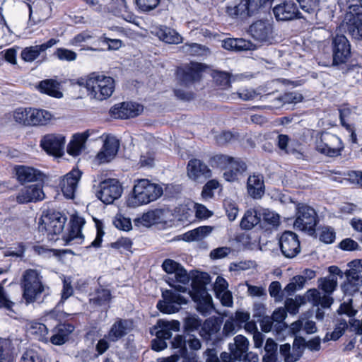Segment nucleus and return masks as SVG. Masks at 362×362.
Masks as SVG:
<instances>
[{
	"instance_id": "ddd939ff",
	"label": "nucleus",
	"mask_w": 362,
	"mask_h": 362,
	"mask_svg": "<svg viewBox=\"0 0 362 362\" xmlns=\"http://www.w3.org/2000/svg\"><path fill=\"white\" fill-rule=\"evenodd\" d=\"M163 300H159L157 303L158 309L164 313H175L178 312L180 305L186 304V299L180 294L166 290L162 293Z\"/></svg>"
},
{
	"instance_id": "20e7f679",
	"label": "nucleus",
	"mask_w": 362,
	"mask_h": 362,
	"mask_svg": "<svg viewBox=\"0 0 362 362\" xmlns=\"http://www.w3.org/2000/svg\"><path fill=\"white\" fill-rule=\"evenodd\" d=\"M88 95L91 98L103 100L110 98L115 90V81L110 76L97 73L90 74L86 81Z\"/></svg>"
},
{
	"instance_id": "393cba45",
	"label": "nucleus",
	"mask_w": 362,
	"mask_h": 362,
	"mask_svg": "<svg viewBox=\"0 0 362 362\" xmlns=\"http://www.w3.org/2000/svg\"><path fill=\"white\" fill-rule=\"evenodd\" d=\"M59 42L58 40L52 38L45 43L40 45L25 47L21 52V58L27 62H32L36 59L41 52L46 51Z\"/></svg>"
},
{
	"instance_id": "a18cd8bd",
	"label": "nucleus",
	"mask_w": 362,
	"mask_h": 362,
	"mask_svg": "<svg viewBox=\"0 0 362 362\" xmlns=\"http://www.w3.org/2000/svg\"><path fill=\"white\" fill-rule=\"evenodd\" d=\"M349 269L346 270L345 275L349 279L359 280L362 272V259H356L348 264Z\"/></svg>"
},
{
	"instance_id": "c03bdc74",
	"label": "nucleus",
	"mask_w": 362,
	"mask_h": 362,
	"mask_svg": "<svg viewBox=\"0 0 362 362\" xmlns=\"http://www.w3.org/2000/svg\"><path fill=\"white\" fill-rule=\"evenodd\" d=\"M182 52L192 56L203 55L207 52L205 46L198 43H185L180 47Z\"/></svg>"
},
{
	"instance_id": "e433bc0d",
	"label": "nucleus",
	"mask_w": 362,
	"mask_h": 362,
	"mask_svg": "<svg viewBox=\"0 0 362 362\" xmlns=\"http://www.w3.org/2000/svg\"><path fill=\"white\" fill-rule=\"evenodd\" d=\"M53 115L47 110L31 107L30 126H43L47 124Z\"/></svg>"
},
{
	"instance_id": "0e129e2a",
	"label": "nucleus",
	"mask_w": 362,
	"mask_h": 362,
	"mask_svg": "<svg viewBox=\"0 0 362 362\" xmlns=\"http://www.w3.org/2000/svg\"><path fill=\"white\" fill-rule=\"evenodd\" d=\"M287 315L286 310L284 308H279L275 310L271 316L274 322L278 323L279 327H284L285 323L284 322L286 317Z\"/></svg>"
},
{
	"instance_id": "4c0bfd02",
	"label": "nucleus",
	"mask_w": 362,
	"mask_h": 362,
	"mask_svg": "<svg viewBox=\"0 0 362 362\" xmlns=\"http://www.w3.org/2000/svg\"><path fill=\"white\" fill-rule=\"evenodd\" d=\"M74 330V327L71 324L60 325L57 332L50 337V341L55 345H62L67 341Z\"/></svg>"
},
{
	"instance_id": "0eeeda50",
	"label": "nucleus",
	"mask_w": 362,
	"mask_h": 362,
	"mask_svg": "<svg viewBox=\"0 0 362 362\" xmlns=\"http://www.w3.org/2000/svg\"><path fill=\"white\" fill-rule=\"evenodd\" d=\"M162 267L169 274L166 282L177 291L185 292L187 289L185 285H187L190 280V276L186 269L177 262L170 259L163 262Z\"/></svg>"
},
{
	"instance_id": "37998d69",
	"label": "nucleus",
	"mask_w": 362,
	"mask_h": 362,
	"mask_svg": "<svg viewBox=\"0 0 362 362\" xmlns=\"http://www.w3.org/2000/svg\"><path fill=\"white\" fill-rule=\"evenodd\" d=\"M30 113L31 107H19L13 112V117L20 124L30 126Z\"/></svg>"
},
{
	"instance_id": "7c9ffc66",
	"label": "nucleus",
	"mask_w": 362,
	"mask_h": 362,
	"mask_svg": "<svg viewBox=\"0 0 362 362\" xmlns=\"http://www.w3.org/2000/svg\"><path fill=\"white\" fill-rule=\"evenodd\" d=\"M154 34L162 41L169 44H179L182 42V36L174 29L166 26L156 28Z\"/></svg>"
},
{
	"instance_id": "774afa93",
	"label": "nucleus",
	"mask_w": 362,
	"mask_h": 362,
	"mask_svg": "<svg viewBox=\"0 0 362 362\" xmlns=\"http://www.w3.org/2000/svg\"><path fill=\"white\" fill-rule=\"evenodd\" d=\"M139 163L141 167H152L154 164V153L151 151L142 153Z\"/></svg>"
},
{
	"instance_id": "4468645a",
	"label": "nucleus",
	"mask_w": 362,
	"mask_h": 362,
	"mask_svg": "<svg viewBox=\"0 0 362 362\" xmlns=\"http://www.w3.org/2000/svg\"><path fill=\"white\" fill-rule=\"evenodd\" d=\"M66 139L61 134H47L42 136L40 146L48 154L59 157L64 153Z\"/></svg>"
},
{
	"instance_id": "423d86ee",
	"label": "nucleus",
	"mask_w": 362,
	"mask_h": 362,
	"mask_svg": "<svg viewBox=\"0 0 362 362\" xmlns=\"http://www.w3.org/2000/svg\"><path fill=\"white\" fill-rule=\"evenodd\" d=\"M269 0H233L226 7V14L241 21L254 16Z\"/></svg>"
},
{
	"instance_id": "72a5a7b5",
	"label": "nucleus",
	"mask_w": 362,
	"mask_h": 362,
	"mask_svg": "<svg viewBox=\"0 0 362 362\" xmlns=\"http://www.w3.org/2000/svg\"><path fill=\"white\" fill-rule=\"evenodd\" d=\"M247 168L245 163L240 158H233L228 170L223 173V177L228 182L238 179V175L242 174Z\"/></svg>"
},
{
	"instance_id": "aec40b11",
	"label": "nucleus",
	"mask_w": 362,
	"mask_h": 362,
	"mask_svg": "<svg viewBox=\"0 0 362 362\" xmlns=\"http://www.w3.org/2000/svg\"><path fill=\"white\" fill-rule=\"evenodd\" d=\"M81 176V172L78 169H73L61 180V189L67 199H74Z\"/></svg>"
},
{
	"instance_id": "cd10ccee",
	"label": "nucleus",
	"mask_w": 362,
	"mask_h": 362,
	"mask_svg": "<svg viewBox=\"0 0 362 362\" xmlns=\"http://www.w3.org/2000/svg\"><path fill=\"white\" fill-rule=\"evenodd\" d=\"M247 189L252 198L260 199L264 194L263 176L259 174L250 175L247 179Z\"/></svg>"
},
{
	"instance_id": "f3484780",
	"label": "nucleus",
	"mask_w": 362,
	"mask_h": 362,
	"mask_svg": "<svg viewBox=\"0 0 362 362\" xmlns=\"http://www.w3.org/2000/svg\"><path fill=\"white\" fill-rule=\"evenodd\" d=\"M273 13L276 19L279 21H292L295 18H300L296 4L293 0H284L273 8Z\"/></svg>"
},
{
	"instance_id": "dca6fc26",
	"label": "nucleus",
	"mask_w": 362,
	"mask_h": 362,
	"mask_svg": "<svg viewBox=\"0 0 362 362\" xmlns=\"http://www.w3.org/2000/svg\"><path fill=\"white\" fill-rule=\"evenodd\" d=\"M333 64L346 63L351 56V45L344 35H337L332 42Z\"/></svg>"
},
{
	"instance_id": "a19ab883",
	"label": "nucleus",
	"mask_w": 362,
	"mask_h": 362,
	"mask_svg": "<svg viewBox=\"0 0 362 362\" xmlns=\"http://www.w3.org/2000/svg\"><path fill=\"white\" fill-rule=\"evenodd\" d=\"M0 362H14V348L10 339L0 340Z\"/></svg>"
},
{
	"instance_id": "338daca9",
	"label": "nucleus",
	"mask_w": 362,
	"mask_h": 362,
	"mask_svg": "<svg viewBox=\"0 0 362 362\" xmlns=\"http://www.w3.org/2000/svg\"><path fill=\"white\" fill-rule=\"evenodd\" d=\"M339 321V323L336 325L334 330L331 334L332 340L338 339L343 334L344 330L349 327L348 323L345 320H340Z\"/></svg>"
},
{
	"instance_id": "412c9836",
	"label": "nucleus",
	"mask_w": 362,
	"mask_h": 362,
	"mask_svg": "<svg viewBox=\"0 0 362 362\" xmlns=\"http://www.w3.org/2000/svg\"><path fill=\"white\" fill-rule=\"evenodd\" d=\"M252 37L259 42H267L272 38V25L268 21H257L249 28Z\"/></svg>"
},
{
	"instance_id": "7ed1b4c3",
	"label": "nucleus",
	"mask_w": 362,
	"mask_h": 362,
	"mask_svg": "<svg viewBox=\"0 0 362 362\" xmlns=\"http://www.w3.org/2000/svg\"><path fill=\"white\" fill-rule=\"evenodd\" d=\"M210 281V276L204 272L196 275L192 281L191 296L196 303L197 311L204 316L210 315L214 308L212 298L206 288Z\"/></svg>"
},
{
	"instance_id": "6ab92c4d",
	"label": "nucleus",
	"mask_w": 362,
	"mask_h": 362,
	"mask_svg": "<svg viewBox=\"0 0 362 362\" xmlns=\"http://www.w3.org/2000/svg\"><path fill=\"white\" fill-rule=\"evenodd\" d=\"M143 110V107L137 103L124 102L115 105L110 110L111 115L115 119H125L138 116Z\"/></svg>"
},
{
	"instance_id": "bf43d9fd",
	"label": "nucleus",
	"mask_w": 362,
	"mask_h": 362,
	"mask_svg": "<svg viewBox=\"0 0 362 362\" xmlns=\"http://www.w3.org/2000/svg\"><path fill=\"white\" fill-rule=\"evenodd\" d=\"M223 206L228 219L231 221H234L238 214V209L235 203L230 200H225L223 202Z\"/></svg>"
},
{
	"instance_id": "864d4df0",
	"label": "nucleus",
	"mask_w": 362,
	"mask_h": 362,
	"mask_svg": "<svg viewBox=\"0 0 362 362\" xmlns=\"http://www.w3.org/2000/svg\"><path fill=\"white\" fill-rule=\"evenodd\" d=\"M59 60L72 62L76 59L77 54L75 52L65 49L57 48L54 54Z\"/></svg>"
},
{
	"instance_id": "b1692460",
	"label": "nucleus",
	"mask_w": 362,
	"mask_h": 362,
	"mask_svg": "<svg viewBox=\"0 0 362 362\" xmlns=\"http://www.w3.org/2000/svg\"><path fill=\"white\" fill-rule=\"evenodd\" d=\"M45 194L40 185H33L25 187L18 192L16 200L20 204L42 200Z\"/></svg>"
},
{
	"instance_id": "680f3d73",
	"label": "nucleus",
	"mask_w": 362,
	"mask_h": 362,
	"mask_svg": "<svg viewBox=\"0 0 362 362\" xmlns=\"http://www.w3.org/2000/svg\"><path fill=\"white\" fill-rule=\"evenodd\" d=\"M233 250L229 247H220L210 252V257L212 259H218L227 257Z\"/></svg>"
},
{
	"instance_id": "c9c22d12",
	"label": "nucleus",
	"mask_w": 362,
	"mask_h": 362,
	"mask_svg": "<svg viewBox=\"0 0 362 362\" xmlns=\"http://www.w3.org/2000/svg\"><path fill=\"white\" fill-rule=\"evenodd\" d=\"M260 218V207L250 209L246 211L244 216L242 218L240 221V227L243 229L250 230L259 223Z\"/></svg>"
},
{
	"instance_id": "de8ad7c7",
	"label": "nucleus",
	"mask_w": 362,
	"mask_h": 362,
	"mask_svg": "<svg viewBox=\"0 0 362 362\" xmlns=\"http://www.w3.org/2000/svg\"><path fill=\"white\" fill-rule=\"evenodd\" d=\"M337 286V277L329 275L319 280V287L327 293H332Z\"/></svg>"
},
{
	"instance_id": "e2e57ef3",
	"label": "nucleus",
	"mask_w": 362,
	"mask_h": 362,
	"mask_svg": "<svg viewBox=\"0 0 362 362\" xmlns=\"http://www.w3.org/2000/svg\"><path fill=\"white\" fill-rule=\"evenodd\" d=\"M187 339L182 335H176L172 341V347L178 349V353L183 354L186 352Z\"/></svg>"
},
{
	"instance_id": "5fc2aeb1",
	"label": "nucleus",
	"mask_w": 362,
	"mask_h": 362,
	"mask_svg": "<svg viewBox=\"0 0 362 362\" xmlns=\"http://www.w3.org/2000/svg\"><path fill=\"white\" fill-rule=\"evenodd\" d=\"M300 8L305 12L312 14L318 9L320 0H296Z\"/></svg>"
},
{
	"instance_id": "ea45409f",
	"label": "nucleus",
	"mask_w": 362,
	"mask_h": 362,
	"mask_svg": "<svg viewBox=\"0 0 362 362\" xmlns=\"http://www.w3.org/2000/svg\"><path fill=\"white\" fill-rule=\"evenodd\" d=\"M213 230V228L209 226L198 227L184 234L183 239L185 241H199L207 237Z\"/></svg>"
},
{
	"instance_id": "c85d7f7f",
	"label": "nucleus",
	"mask_w": 362,
	"mask_h": 362,
	"mask_svg": "<svg viewBox=\"0 0 362 362\" xmlns=\"http://www.w3.org/2000/svg\"><path fill=\"white\" fill-rule=\"evenodd\" d=\"M129 330V322L127 320L119 319L112 325L105 337L110 341L116 342L124 337Z\"/></svg>"
},
{
	"instance_id": "4be33fe9",
	"label": "nucleus",
	"mask_w": 362,
	"mask_h": 362,
	"mask_svg": "<svg viewBox=\"0 0 362 362\" xmlns=\"http://www.w3.org/2000/svg\"><path fill=\"white\" fill-rule=\"evenodd\" d=\"M202 65L199 63H192L190 65L177 71V76L180 83L183 86H188L197 81L202 76Z\"/></svg>"
},
{
	"instance_id": "bb28decb",
	"label": "nucleus",
	"mask_w": 362,
	"mask_h": 362,
	"mask_svg": "<svg viewBox=\"0 0 362 362\" xmlns=\"http://www.w3.org/2000/svg\"><path fill=\"white\" fill-rule=\"evenodd\" d=\"M180 322L177 320L168 321L165 320H158L154 326L156 330V336L164 339H170L173 332H177L180 329Z\"/></svg>"
},
{
	"instance_id": "4d7b16f0",
	"label": "nucleus",
	"mask_w": 362,
	"mask_h": 362,
	"mask_svg": "<svg viewBox=\"0 0 362 362\" xmlns=\"http://www.w3.org/2000/svg\"><path fill=\"white\" fill-rule=\"evenodd\" d=\"M269 292L276 301H281L284 299V290H281V284L279 281H272L269 287Z\"/></svg>"
},
{
	"instance_id": "f257e3e1",
	"label": "nucleus",
	"mask_w": 362,
	"mask_h": 362,
	"mask_svg": "<svg viewBox=\"0 0 362 362\" xmlns=\"http://www.w3.org/2000/svg\"><path fill=\"white\" fill-rule=\"evenodd\" d=\"M359 0H337L341 11H346L343 21L345 31L353 38L362 42V13L359 11Z\"/></svg>"
},
{
	"instance_id": "6e6552de",
	"label": "nucleus",
	"mask_w": 362,
	"mask_h": 362,
	"mask_svg": "<svg viewBox=\"0 0 362 362\" xmlns=\"http://www.w3.org/2000/svg\"><path fill=\"white\" fill-rule=\"evenodd\" d=\"M307 347L310 351H319L320 349V339L315 337L309 341L304 338L296 339L293 342L292 351L289 344L280 346V354L284 357L285 362H296L302 355V349Z\"/></svg>"
},
{
	"instance_id": "09e8293b",
	"label": "nucleus",
	"mask_w": 362,
	"mask_h": 362,
	"mask_svg": "<svg viewBox=\"0 0 362 362\" xmlns=\"http://www.w3.org/2000/svg\"><path fill=\"white\" fill-rule=\"evenodd\" d=\"M20 362H46L42 353L35 349H28L23 354Z\"/></svg>"
},
{
	"instance_id": "13d9d810",
	"label": "nucleus",
	"mask_w": 362,
	"mask_h": 362,
	"mask_svg": "<svg viewBox=\"0 0 362 362\" xmlns=\"http://www.w3.org/2000/svg\"><path fill=\"white\" fill-rule=\"evenodd\" d=\"M136 4L142 11L148 12L156 8L160 0H135Z\"/></svg>"
},
{
	"instance_id": "f8f14e48",
	"label": "nucleus",
	"mask_w": 362,
	"mask_h": 362,
	"mask_svg": "<svg viewBox=\"0 0 362 362\" xmlns=\"http://www.w3.org/2000/svg\"><path fill=\"white\" fill-rule=\"evenodd\" d=\"M66 217L58 211H49L42 216L39 229L47 235H57L62 232Z\"/></svg>"
},
{
	"instance_id": "f03ea898",
	"label": "nucleus",
	"mask_w": 362,
	"mask_h": 362,
	"mask_svg": "<svg viewBox=\"0 0 362 362\" xmlns=\"http://www.w3.org/2000/svg\"><path fill=\"white\" fill-rule=\"evenodd\" d=\"M163 194L162 187L147 179H141L135 181L132 193L127 200L129 207L135 208L147 204L158 199Z\"/></svg>"
},
{
	"instance_id": "1a4fd4ad",
	"label": "nucleus",
	"mask_w": 362,
	"mask_h": 362,
	"mask_svg": "<svg viewBox=\"0 0 362 362\" xmlns=\"http://www.w3.org/2000/svg\"><path fill=\"white\" fill-rule=\"evenodd\" d=\"M93 190L98 199L105 204H110L121 197L123 188L118 180L107 178L94 184Z\"/></svg>"
},
{
	"instance_id": "9b49d317",
	"label": "nucleus",
	"mask_w": 362,
	"mask_h": 362,
	"mask_svg": "<svg viewBox=\"0 0 362 362\" xmlns=\"http://www.w3.org/2000/svg\"><path fill=\"white\" fill-rule=\"evenodd\" d=\"M317 223V215L313 208L303 203L296 205V220L293 223L295 228L312 234Z\"/></svg>"
},
{
	"instance_id": "a878e982",
	"label": "nucleus",
	"mask_w": 362,
	"mask_h": 362,
	"mask_svg": "<svg viewBox=\"0 0 362 362\" xmlns=\"http://www.w3.org/2000/svg\"><path fill=\"white\" fill-rule=\"evenodd\" d=\"M15 170L17 179L21 184L43 180V174L32 167L18 165Z\"/></svg>"
},
{
	"instance_id": "473e14b6",
	"label": "nucleus",
	"mask_w": 362,
	"mask_h": 362,
	"mask_svg": "<svg viewBox=\"0 0 362 362\" xmlns=\"http://www.w3.org/2000/svg\"><path fill=\"white\" fill-rule=\"evenodd\" d=\"M248 340L243 335H238L234 338V343L230 344L229 349L233 358L241 360L243 355L247 351Z\"/></svg>"
},
{
	"instance_id": "6e6d98bb",
	"label": "nucleus",
	"mask_w": 362,
	"mask_h": 362,
	"mask_svg": "<svg viewBox=\"0 0 362 362\" xmlns=\"http://www.w3.org/2000/svg\"><path fill=\"white\" fill-rule=\"evenodd\" d=\"M219 187V183L216 180H211L208 181L204 186L202 192V197L204 199H211L214 197L213 190L217 189Z\"/></svg>"
},
{
	"instance_id": "69168bd1",
	"label": "nucleus",
	"mask_w": 362,
	"mask_h": 362,
	"mask_svg": "<svg viewBox=\"0 0 362 362\" xmlns=\"http://www.w3.org/2000/svg\"><path fill=\"white\" fill-rule=\"evenodd\" d=\"M156 221V214L153 211H148L142 215L141 218H137L135 221L141 223L144 226L153 224Z\"/></svg>"
},
{
	"instance_id": "a211bd4d",
	"label": "nucleus",
	"mask_w": 362,
	"mask_h": 362,
	"mask_svg": "<svg viewBox=\"0 0 362 362\" xmlns=\"http://www.w3.org/2000/svg\"><path fill=\"white\" fill-rule=\"evenodd\" d=\"M188 177L197 182H203L211 177V170L203 161L199 159H191L187 164Z\"/></svg>"
},
{
	"instance_id": "9d476101",
	"label": "nucleus",
	"mask_w": 362,
	"mask_h": 362,
	"mask_svg": "<svg viewBox=\"0 0 362 362\" xmlns=\"http://www.w3.org/2000/svg\"><path fill=\"white\" fill-rule=\"evenodd\" d=\"M344 145L339 137L329 132H322L315 141L316 151L327 157L335 158L341 155Z\"/></svg>"
},
{
	"instance_id": "f704fd0d",
	"label": "nucleus",
	"mask_w": 362,
	"mask_h": 362,
	"mask_svg": "<svg viewBox=\"0 0 362 362\" xmlns=\"http://www.w3.org/2000/svg\"><path fill=\"white\" fill-rule=\"evenodd\" d=\"M291 329L293 334H297L300 331H303L308 334L317 332L315 322L308 319L305 315L300 316L299 320L293 322L291 325Z\"/></svg>"
},
{
	"instance_id": "603ef678",
	"label": "nucleus",
	"mask_w": 362,
	"mask_h": 362,
	"mask_svg": "<svg viewBox=\"0 0 362 362\" xmlns=\"http://www.w3.org/2000/svg\"><path fill=\"white\" fill-rule=\"evenodd\" d=\"M83 238L81 227L77 224H73L65 240L68 244L74 240L76 243H81Z\"/></svg>"
},
{
	"instance_id": "39448f33",
	"label": "nucleus",
	"mask_w": 362,
	"mask_h": 362,
	"mask_svg": "<svg viewBox=\"0 0 362 362\" xmlns=\"http://www.w3.org/2000/svg\"><path fill=\"white\" fill-rule=\"evenodd\" d=\"M21 286L23 298L28 303L35 301L42 293L49 290V287L43 284L40 273L31 269L23 272Z\"/></svg>"
},
{
	"instance_id": "2eb2a0df",
	"label": "nucleus",
	"mask_w": 362,
	"mask_h": 362,
	"mask_svg": "<svg viewBox=\"0 0 362 362\" xmlns=\"http://www.w3.org/2000/svg\"><path fill=\"white\" fill-rule=\"evenodd\" d=\"M281 251L287 258H293L300 252L298 235L292 231L284 232L279 240Z\"/></svg>"
},
{
	"instance_id": "052dcab7",
	"label": "nucleus",
	"mask_w": 362,
	"mask_h": 362,
	"mask_svg": "<svg viewBox=\"0 0 362 362\" xmlns=\"http://www.w3.org/2000/svg\"><path fill=\"white\" fill-rule=\"evenodd\" d=\"M335 239V232L330 227H325L322 229L320 240L327 244L332 243Z\"/></svg>"
},
{
	"instance_id": "2f4dec72",
	"label": "nucleus",
	"mask_w": 362,
	"mask_h": 362,
	"mask_svg": "<svg viewBox=\"0 0 362 362\" xmlns=\"http://www.w3.org/2000/svg\"><path fill=\"white\" fill-rule=\"evenodd\" d=\"M223 47L228 50H252L256 46L250 40L243 38H228L223 41Z\"/></svg>"
},
{
	"instance_id": "5701e85b",
	"label": "nucleus",
	"mask_w": 362,
	"mask_h": 362,
	"mask_svg": "<svg viewBox=\"0 0 362 362\" xmlns=\"http://www.w3.org/2000/svg\"><path fill=\"white\" fill-rule=\"evenodd\" d=\"M119 147V141L116 138L107 137L95 159L98 161L99 164L110 162L117 155Z\"/></svg>"
},
{
	"instance_id": "58836bf2",
	"label": "nucleus",
	"mask_w": 362,
	"mask_h": 362,
	"mask_svg": "<svg viewBox=\"0 0 362 362\" xmlns=\"http://www.w3.org/2000/svg\"><path fill=\"white\" fill-rule=\"evenodd\" d=\"M38 88L40 92L49 95L57 98L62 97V93L59 90L60 84L56 80L46 79L42 81L38 86Z\"/></svg>"
},
{
	"instance_id": "c756f323",
	"label": "nucleus",
	"mask_w": 362,
	"mask_h": 362,
	"mask_svg": "<svg viewBox=\"0 0 362 362\" xmlns=\"http://www.w3.org/2000/svg\"><path fill=\"white\" fill-rule=\"evenodd\" d=\"M90 134V131L87 130L82 134H77L73 136L67 146V153L73 156H78L85 148V143Z\"/></svg>"
},
{
	"instance_id": "49530a36",
	"label": "nucleus",
	"mask_w": 362,
	"mask_h": 362,
	"mask_svg": "<svg viewBox=\"0 0 362 362\" xmlns=\"http://www.w3.org/2000/svg\"><path fill=\"white\" fill-rule=\"evenodd\" d=\"M111 294L108 289L98 288L95 291L90 301L96 305H103L108 303L110 300Z\"/></svg>"
},
{
	"instance_id": "79ce46f5",
	"label": "nucleus",
	"mask_w": 362,
	"mask_h": 362,
	"mask_svg": "<svg viewBox=\"0 0 362 362\" xmlns=\"http://www.w3.org/2000/svg\"><path fill=\"white\" fill-rule=\"evenodd\" d=\"M30 333L39 341L44 342H47L49 341V337L47 336L48 329L42 323H33L30 327Z\"/></svg>"
},
{
	"instance_id": "8fccbe9b",
	"label": "nucleus",
	"mask_w": 362,
	"mask_h": 362,
	"mask_svg": "<svg viewBox=\"0 0 362 362\" xmlns=\"http://www.w3.org/2000/svg\"><path fill=\"white\" fill-rule=\"evenodd\" d=\"M305 302V298L301 296H296L295 299L287 298L285 301V309L291 314H296L300 305Z\"/></svg>"
},
{
	"instance_id": "3c124183",
	"label": "nucleus",
	"mask_w": 362,
	"mask_h": 362,
	"mask_svg": "<svg viewBox=\"0 0 362 362\" xmlns=\"http://www.w3.org/2000/svg\"><path fill=\"white\" fill-rule=\"evenodd\" d=\"M261 211V216H262L263 220L269 225L273 226H277L279 224V216L272 211L267 209H262Z\"/></svg>"
}]
</instances>
